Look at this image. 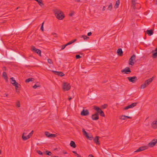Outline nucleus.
Returning a JSON list of instances; mask_svg holds the SVG:
<instances>
[{
    "label": "nucleus",
    "instance_id": "a18cd8bd",
    "mask_svg": "<svg viewBox=\"0 0 157 157\" xmlns=\"http://www.w3.org/2000/svg\"><path fill=\"white\" fill-rule=\"evenodd\" d=\"M81 57H82L80 56L79 55H76L75 56V58L77 59H79Z\"/></svg>",
    "mask_w": 157,
    "mask_h": 157
},
{
    "label": "nucleus",
    "instance_id": "c03bdc74",
    "mask_svg": "<svg viewBox=\"0 0 157 157\" xmlns=\"http://www.w3.org/2000/svg\"><path fill=\"white\" fill-rule=\"evenodd\" d=\"M67 46V45L66 44H64V45H62L61 46V50L64 49Z\"/></svg>",
    "mask_w": 157,
    "mask_h": 157
},
{
    "label": "nucleus",
    "instance_id": "a211bd4d",
    "mask_svg": "<svg viewBox=\"0 0 157 157\" xmlns=\"http://www.w3.org/2000/svg\"><path fill=\"white\" fill-rule=\"evenodd\" d=\"M151 53H153L152 57L153 59L156 58L157 57V48H156L155 50H152Z\"/></svg>",
    "mask_w": 157,
    "mask_h": 157
},
{
    "label": "nucleus",
    "instance_id": "9b49d317",
    "mask_svg": "<svg viewBox=\"0 0 157 157\" xmlns=\"http://www.w3.org/2000/svg\"><path fill=\"white\" fill-rule=\"evenodd\" d=\"M46 9V7L43 2L42 0H40V11L42 12L45 10Z\"/></svg>",
    "mask_w": 157,
    "mask_h": 157
},
{
    "label": "nucleus",
    "instance_id": "c85d7f7f",
    "mask_svg": "<svg viewBox=\"0 0 157 157\" xmlns=\"http://www.w3.org/2000/svg\"><path fill=\"white\" fill-rule=\"evenodd\" d=\"M11 80V83L13 85H15L17 82H16V81L14 79V78L11 77L10 78Z\"/></svg>",
    "mask_w": 157,
    "mask_h": 157
},
{
    "label": "nucleus",
    "instance_id": "680f3d73",
    "mask_svg": "<svg viewBox=\"0 0 157 157\" xmlns=\"http://www.w3.org/2000/svg\"><path fill=\"white\" fill-rule=\"evenodd\" d=\"M63 153L64 154H67V152H66V151H63Z\"/></svg>",
    "mask_w": 157,
    "mask_h": 157
},
{
    "label": "nucleus",
    "instance_id": "4468645a",
    "mask_svg": "<svg viewBox=\"0 0 157 157\" xmlns=\"http://www.w3.org/2000/svg\"><path fill=\"white\" fill-rule=\"evenodd\" d=\"M45 135L48 138H54L56 136L55 134H51L48 132H45L44 133Z\"/></svg>",
    "mask_w": 157,
    "mask_h": 157
},
{
    "label": "nucleus",
    "instance_id": "f03ea898",
    "mask_svg": "<svg viewBox=\"0 0 157 157\" xmlns=\"http://www.w3.org/2000/svg\"><path fill=\"white\" fill-rule=\"evenodd\" d=\"M9 54L14 57L16 59V61L18 63L25 64H27L28 63V62L27 61L25 60V59L22 58L20 56L17 54L15 52L11 51L9 52Z\"/></svg>",
    "mask_w": 157,
    "mask_h": 157
},
{
    "label": "nucleus",
    "instance_id": "37998d69",
    "mask_svg": "<svg viewBox=\"0 0 157 157\" xmlns=\"http://www.w3.org/2000/svg\"><path fill=\"white\" fill-rule=\"evenodd\" d=\"M39 87V85L35 84L34 86H33V89H35L37 87Z\"/></svg>",
    "mask_w": 157,
    "mask_h": 157
},
{
    "label": "nucleus",
    "instance_id": "79ce46f5",
    "mask_svg": "<svg viewBox=\"0 0 157 157\" xmlns=\"http://www.w3.org/2000/svg\"><path fill=\"white\" fill-rule=\"evenodd\" d=\"M137 111V110H135V111H134V112H133L130 113L129 114V116H130L131 115H134V114H135L136 112Z\"/></svg>",
    "mask_w": 157,
    "mask_h": 157
},
{
    "label": "nucleus",
    "instance_id": "7c9ffc66",
    "mask_svg": "<svg viewBox=\"0 0 157 157\" xmlns=\"http://www.w3.org/2000/svg\"><path fill=\"white\" fill-rule=\"evenodd\" d=\"M34 79L33 78H28L26 79L25 80V82H33L34 81Z\"/></svg>",
    "mask_w": 157,
    "mask_h": 157
},
{
    "label": "nucleus",
    "instance_id": "f3484780",
    "mask_svg": "<svg viewBox=\"0 0 157 157\" xmlns=\"http://www.w3.org/2000/svg\"><path fill=\"white\" fill-rule=\"evenodd\" d=\"M148 147L146 146H144L140 147L137 150L135 151L134 152H138L143 151L147 149Z\"/></svg>",
    "mask_w": 157,
    "mask_h": 157
},
{
    "label": "nucleus",
    "instance_id": "aec40b11",
    "mask_svg": "<svg viewBox=\"0 0 157 157\" xmlns=\"http://www.w3.org/2000/svg\"><path fill=\"white\" fill-rule=\"evenodd\" d=\"M31 50L33 52L37 53L39 55V49H37L34 46H33L31 47Z\"/></svg>",
    "mask_w": 157,
    "mask_h": 157
},
{
    "label": "nucleus",
    "instance_id": "a878e982",
    "mask_svg": "<svg viewBox=\"0 0 157 157\" xmlns=\"http://www.w3.org/2000/svg\"><path fill=\"white\" fill-rule=\"evenodd\" d=\"M152 127L154 128H157V121H153L152 124Z\"/></svg>",
    "mask_w": 157,
    "mask_h": 157
},
{
    "label": "nucleus",
    "instance_id": "5fc2aeb1",
    "mask_svg": "<svg viewBox=\"0 0 157 157\" xmlns=\"http://www.w3.org/2000/svg\"><path fill=\"white\" fill-rule=\"evenodd\" d=\"M92 33H91V32H90L87 33V35L88 36H90L92 35Z\"/></svg>",
    "mask_w": 157,
    "mask_h": 157
},
{
    "label": "nucleus",
    "instance_id": "e2e57ef3",
    "mask_svg": "<svg viewBox=\"0 0 157 157\" xmlns=\"http://www.w3.org/2000/svg\"><path fill=\"white\" fill-rule=\"evenodd\" d=\"M72 152L74 153L75 154H76V155H77V154H78L77 153V152L75 151H73Z\"/></svg>",
    "mask_w": 157,
    "mask_h": 157
},
{
    "label": "nucleus",
    "instance_id": "6e6d98bb",
    "mask_svg": "<svg viewBox=\"0 0 157 157\" xmlns=\"http://www.w3.org/2000/svg\"><path fill=\"white\" fill-rule=\"evenodd\" d=\"M125 118H126V119H131L132 118V117H129V116H125Z\"/></svg>",
    "mask_w": 157,
    "mask_h": 157
},
{
    "label": "nucleus",
    "instance_id": "864d4df0",
    "mask_svg": "<svg viewBox=\"0 0 157 157\" xmlns=\"http://www.w3.org/2000/svg\"><path fill=\"white\" fill-rule=\"evenodd\" d=\"M136 3H132V6L133 7L134 9L135 8Z\"/></svg>",
    "mask_w": 157,
    "mask_h": 157
},
{
    "label": "nucleus",
    "instance_id": "cd10ccee",
    "mask_svg": "<svg viewBox=\"0 0 157 157\" xmlns=\"http://www.w3.org/2000/svg\"><path fill=\"white\" fill-rule=\"evenodd\" d=\"M70 145L73 148H75L76 147V145L74 141H71L70 143Z\"/></svg>",
    "mask_w": 157,
    "mask_h": 157
},
{
    "label": "nucleus",
    "instance_id": "09e8293b",
    "mask_svg": "<svg viewBox=\"0 0 157 157\" xmlns=\"http://www.w3.org/2000/svg\"><path fill=\"white\" fill-rule=\"evenodd\" d=\"M52 35H53L54 36V37H57V35L56 33H52Z\"/></svg>",
    "mask_w": 157,
    "mask_h": 157
},
{
    "label": "nucleus",
    "instance_id": "052dcab7",
    "mask_svg": "<svg viewBox=\"0 0 157 157\" xmlns=\"http://www.w3.org/2000/svg\"><path fill=\"white\" fill-rule=\"evenodd\" d=\"M2 59L3 60H6L7 61H10V60L9 59H6V58H3Z\"/></svg>",
    "mask_w": 157,
    "mask_h": 157
},
{
    "label": "nucleus",
    "instance_id": "b1692460",
    "mask_svg": "<svg viewBox=\"0 0 157 157\" xmlns=\"http://www.w3.org/2000/svg\"><path fill=\"white\" fill-rule=\"evenodd\" d=\"M29 24V23H28L26 24V25H23L22 27L19 28V29H15L14 31H16V32H18L20 30H23Z\"/></svg>",
    "mask_w": 157,
    "mask_h": 157
},
{
    "label": "nucleus",
    "instance_id": "ddd939ff",
    "mask_svg": "<svg viewBox=\"0 0 157 157\" xmlns=\"http://www.w3.org/2000/svg\"><path fill=\"white\" fill-rule=\"evenodd\" d=\"M138 104V102H136L132 103L131 104L129 105L124 108V109L127 110L130 108H132Z\"/></svg>",
    "mask_w": 157,
    "mask_h": 157
},
{
    "label": "nucleus",
    "instance_id": "c9c22d12",
    "mask_svg": "<svg viewBox=\"0 0 157 157\" xmlns=\"http://www.w3.org/2000/svg\"><path fill=\"white\" fill-rule=\"evenodd\" d=\"M125 115H122L120 117V119L122 120H126Z\"/></svg>",
    "mask_w": 157,
    "mask_h": 157
},
{
    "label": "nucleus",
    "instance_id": "58836bf2",
    "mask_svg": "<svg viewBox=\"0 0 157 157\" xmlns=\"http://www.w3.org/2000/svg\"><path fill=\"white\" fill-rule=\"evenodd\" d=\"M45 105V102H40V106L41 105V107H43Z\"/></svg>",
    "mask_w": 157,
    "mask_h": 157
},
{
    "label": "nucleus",
    "instance_id": "69168bd1",
    "mask_svg": "<svg viewBox=\"0 0 157 157\" xmlns=\"http://www.w3.org/2000/svg\"><path fill=\"white\" fill-rule=\"evenodd\" d=\"M44 154V153H43L42 152L40 151V155H43Z\"/></svg>",
    "mask_w": 157,
    "mask_h": 157
},
{
    "label": "nucleus",
    "instance_id": "412c9836",
    "mask_svg": "<svg viewBox=\"0 0 157 157\" xmlns=\"http://www.w3.org/2000/svg\"><path fill=\"white\" fill-rule=\"evenodd\" d=\"M15 87V89L17 93H19L20 90V88L21 86L20 84H19L18 83H17L15 85H13Z\"/></svg>",
    "mask_w": 157,
    "mask_h": 157
},
{
    "label": "nucleus",
    "instance_id": "f8f14e48",
    "mask_svg": "<svg viewBox=\"0 0 157 157\" xmlns=\"http://www.w3.org/2000/svg\"><path fill=\"white\" fill-rule=\"evenodd\" d=\"M121 72L124 74H129L131 72V71L129 67H127L122 70L121 71Z\"/></svg>",
    "mask_w": 157,
    "mask_h": 157
},
{
    "label": "nucleus",
    "instance_id": "e433bc0d",
    "mask_svg": "<svg viewBox=\"0 0 157 157\" xmlns=\"http://www.w3.org/2000/svg\"><path fill=\"white\" fill-rule=\"evenodd\" d=\"M44 21L42 23V24L41 27H40V30L43 32L44 31Z\"/></svg>",
    "mask_w": 157,
    "mask_h": 157
},
{
    "label": "nucleus",
    "instance_id": "3c124183",
    "mask_svg": "<svg viewBox=\"0 0 157 157\" xmlns=\"http://www.w3.org/2000/svg\"><path fill=\"white\" fill-rule=\"evenodd\" d=\"M11 31H12V30H9L8 31H6L5 32L3 33H4L5 34L8 33H9L11 32Z\"/></svg>",
    "mask_w": 157,
    "mask_h": 157
},
{
    "label": "nucleus",
    "instance_id": "1a4fd4ad",
    "mask_svg": "<svg viewBox=\"0 0 157 157\" xmlns=\"http://www.w3.org/2000/svg\"><path fill=\"white\" fill-rule=\"evenodd\" d=\"M127 78L130 82L133 83L135 82L138 80L137 77L136 76L129 77H127Z\"/></svg>",
    "mask_w": 157,
    "mask_h": 157
},
{
    "label": "nucleus",
    "instance_id": "39448f33",
    "mask_svg": "<svg viewBox=\"0 0 157 157\" xmlns=\"http://www.w3.org/2000/svg\"><path fill=\"white\" fill-rule=\"evenodd\" d=\"M33 131H32L28 135L25 136V132H24L23 133L22 136V138L23 140H25L29 138L33 135Z\"/></svg>",
    "mask_w": 157,
    "mask_h": 157
},
{
    "label": "nucleus",
    "instance_id": "774afa93",
    "mask_svg": "<svg viewBox=\"0 0 157 157\" xmlns=\"http://www.w3.org/2000/svg\"><path fill=\"white\" fill-rule=\"evenodd\" d=\"M76 156L78 157H81V156L80 155H79L78 154H77Z\"/></svg>",
    "mask_w": 157,
    "mask_h": 157
},
{
    "label": "nucleus",
    "instance_id": "13d9d810",
    "mask_svg": "<svg viewBox=\"0 0 157 157\" xmlns=\"http://www.w3.org/2000/svg\"><path fill=\"white\" fill-rule=\"evenodd\" d=\"M136 0H132V3H136Z\"/></svg>",
    "mask_w": 157,
    "mask_h": 157
},
{
    "label": "nucleus",
    "instance_id": "423d86ee",
    "mask_svg": "<svg viewBox=\"0 0 157 157\" xmlns=\"http://www.w3.org/2000/svg\"><path fill=\"white\" fill-rule=\"evenodd\" d=\"M63 89L64 90H68L71 88L70 84L67 82H64L63 85Z\"/></svg>",
    "mask_w": 157,
    "mask_h": 157
},
{
    "label": "nucleus",
    "instance_id": "dca6fc26",
    "mask_svg": "<svg viewBox=\"0 0 157 157\" xmlns=\"http://www.w3.org/2000/svg\"><path fill=\"white\" fill-rule=\"evenodd\" d=\"M52 72L55 75L61 77H62L65 75L64 74L63 72L61 71H56L52 70Z\"/></svg>",
    "mask_w": 157,
    "mask_h": 157
},
{
    "label": "nucleus",
    "instance_id": "72a5a7b5",
    "mask_svg": "<svg viewBox=\"0 0 157 157\" xmlns=\"http://www.w3.org/2000/svg\"><path fill=\"white\" fill-rule=\"evenodd\" d=\"M98 113L101 116L103 117H105V115L103 111L101 110Z\"/></svg>",
    "mask_w": 157,
    "mask_h": 157
},
{
    "label": "nucleus",
    "instance_id": "603ef678",
    "mask_svg": "<svg viewBox=\"0 0 157 157\" xmlns=\"http://www.w3.org/2000/svg\"><path fill=\"white\" fill-rule=\"evenodd\" d=\"M87 36L86 35H82V37L84 40H86V38H87Z\"/></svg>",
    "mask_w": 157,
    "mask_h": 157
},
{
    "label": "nucleus",
    "instance_id": "0eeeda50",
    "mask_svg": "<svg viewBox=\"0 0 157 157\" xmlns=\"http://www.w3.org/2000/svg\"><path fill=\"white\" fill-rule=\"evenodd\" d=\"M82 132H83V135L87 138V139L90 140H92L93 139V137L91 136H89L88 133L85 130L84 128L82 129Z\"/></svg>",
    "mask_w": 157,
    "mask_h": 157
},
{
    "label": "nucleus",
    "instance_id": "f257e3e1",
    "mask_svg": "<svg viewBox=\"0 0 157 157\" xmlns=\"http://www.w3.org/2000/svg\"><path fill=\"white\" fill-rule=\"evenodd\" d=\"M95 44H91L88 42H84L79 43H76L75 46L68 50V51H73L75 50H78L82 48H89L94 46Z\"/></svg>",
    "mask_w": 157,
    "mask_h": 157
},
{
    "label": "nucleus",
    "instance_id": "4c0bfd02",
    "mask_svg": "<svg viewBox=\"0 0 157 157\" xmlns=\"http://www.w3.org/2000/svg\"><path fill=\"white\" fill-rule=\"evenodd\" d=\"M112 9V3L110 4L109 7L108 9L110 10H111Z\"/></svg>",
    "mask_w": 157,
    "mask_h": 157
},
{
    "label": "nucleus",
    "instance_id": "4d7b16f0",
    "mask_svg": "<svg viewBox=\"0 0 157 157\" xmlns=\"http://www.w3.org/2000/svg\"><path fill=\"white\" fill-rule=\"evenodd\" d=\"M76 39H74L73 40H71V41H72V42L73 43H74L75 42H76L77 41Z\"/></svg>",
    "mask_w": 157,
    "mask_h": 157
},
{
    "label": "nucleus",
    "instance_id": "20e7f679",
    "mask_svg": "<svg viewBox=\"0 0 157 157\" xmlns=\"http://www.w3.org/2000/svg\"><path fill=\"white\" fill-rule=\"evenodd\" d=\"M153 79L154 77H153L151 78L146 80L144 83L141 85L140 88L143 89L145 88L148 85H149Z\"/></svg>",
    "mask_w": 157,
    "mask_h": 157
},
{
    "label": "nucleus",
    "instance_id": "ea45409f",
    "mask_svg": "<svg viewBox=\"0 0 157 157\" xmlns=\"http://www.w3.org/2000/svg\"><path fill=\"white\" fill-rule=\"evenodd\" d=\"M27 153L28 154V157H31V151L30 150L29 151H27Z\"/></svg>",
    "mask_w": 157,
    "mask_h": 157
},
{
    "label": "nucleus",
    "instance_id": "bb28decb",
    "mask_svg": "<svg viewBox=\"0 0 157 157\" xmlns=\"http://www.w3.org/2000/svg\"><path fill=\"white\" fill-rule=\"evenodd\" d=\"M44 154L49 156H51L52 154L51 151H46L44 152Z\"/></svg>",
    "mask_w": 157,
    "mask_h": 157
},
{
    "label": "nucleus",
    "instance_id": "8fccbe9b",
    "mask_svg": "<svg viewBox=\"0 0 157 157\" xmlns=\"http://www.w3.org/2000/svg\"><path fill=\"white\" fill-rule=\"evenodd\" d=\"M96 96V95L95 94H93L91 95V97L92 98H95Z\"/></svg>",
    "mask_w": 157,
    "mask_h": 157
},
{
    "label": "nucleus",
    "instance_id": "4be33fe9",
    "mask_svg": "<svg viewBox=\"0 0 157 157\" xmlns=\"http://www.w3.org/2000/svg\"><path fill=\"white\" fill-rule=\"evenodd\" d=\"M99 136H96L93 139L94 142L96 144L98 145H100V144L99 141Z\"/></svg>",
    "mask_w": 157,
    "mask_h": 157
},
{
    "label": "nucleus",
    "instance_id": "393cba45",
    "mask_svg": "<svg viewBox=\"0 0 157 157\" xmlns=\"http://www.w3.org/2000/svg\"><path fill=\"white\" fill-rule=\"evenodd\" d=\"M146 33L149 36H151L153 33V30L151 29L147 30L146 31Z\"/></svg>",
    "mask_w": 157,
    "mask_h": 157
},
{
    "label": "nucleus",
    "instance_id": "338daca9",
    "mask_svg": "<svg viewBox=\"0 0 157 157\" xmlns=\"http://www.w3.org/2000/svg\"><path fill=\"white\" fill-rule=\"evenodd\" d=\"M105 6H104L103 8V9H102L103 11H104L105 10Z\"/></svg>",
    "mask_w": 157,
    "mask_h": 157
},
{
    "label": "nucleus",
    "instance_id": "0e129e2a",
    "mask_svg": "<svg viewBox=\"0 0 157 157\" xmlns=\"http://www.w3.org/2000/svg\"><path fill=\"white\" fill-rule=\"evenodd\" d=\"M75 1L77 2H80V0H75Z\"/></svg>",
    "mask_w": 157,
    "mask_h": 157
},
{
    "label": "nucleus",
    "instance_id": "5701e85b",
    "mask_svg": "<svg viewBox=\"0 0 157 157\" xmlns=\"http://www.w3.org/2000/svg\"><path fill=\"white\" fill-rule=\"evenodd\" d=\"M117 53L118 56H122L123 55V52L121 48H119L117 51Z\"/></svg>",
    "mask_w": 157,
    "mask_h": 157
},
{
    "label": "nucleus",
    "instance_id": "c756f323",
    "mask_svg": "<svg viewBox=\"0 0 157 157\" xmlns=\"http://www.w3.org/2000/svg\"><path fill=\"white\" fill-rule=\"evenodd\" d=\"M2 77L4 78L6 80V81H8V77L6 73V72H3L2 73Z\"/></svg>",
    "mask_w": 157,
    "mask_h": 157
},
{
    "label": "nucleus",
    "instance_id": "2f4dec72",
    "mask_svg": "<svg viewBox=\"0 0 157 157\" xmlns=\"http://www.w3.org/2000/svg\"><path fill=\"white\" fill-rule=\"evenodd\" d=\"M94 109L97 112V113H98L101 110L100 108L95 106H94Z\"/></svg>",
    "mask_w": 157,
    "mask_h": 157
},
{
    "label": "nucleus",
    "instance_id": "473e14b6",
    "mask_svg": "<svg viewBox=\"0 0 157 157\" xmlns=\"http://www.w3.org/2000/svg\"><path fill=\"white\" fill-rule=\"evenodd\" d=\"M120 4V1L119 0H117L116 2L115 5L114 6V7L115 9L118 8L119 5Z\"/></svg>",
    "mask_w": 157,
    "mask_h": 157
},
{
    "label": "nucleus",
    "instance_id": "de8ad7c7",
    "mask_svg": "<svg viewBox=\"0 0 157 157\" xmlns=\"http://www.w3.org/2000/svg\"><path fill=\"white\" fill-rule=\"evenodd\" d=\"M73 43L72 42V41L71 40V41H70V42H68V43H67V44H66L67 46H68V45L71 44Z\"/></svg>",
    "mask_w": 157,
    "mask_h": 157
},
{
    "label": "nucleus",
    "instance_id": "49530a36",
    "mask_svg": "<svg viewBox=\"0 0 157 157\" xmlns=\"http://www.w3.org/2000/svg\"><path fill=\"white\" fill-rule=\"evenodd\" d=\"M16 106L17 107H19L20 106V104L19 101H18L16 103Z\"/></svg>",
    "mask_w": 157,
    "mask_h": 157
},
{
    "label": "nucleus",
    "instance_id": "2eb2a0df",
    "mask_svg": "<svg viewBox=\"0 0 157 157\" xmlns=\"http://www.w3.org/2000/svg\"><path fill=\"white\" fill-rule=\"evenodd\" d=\"M91 118L93 120L97 121L99 119L98 113H95L92 114L91 116Z\"/></svg>",
    "mask_w": 157,
    "mask_h": 157
},
{
    "label": "nucleus",
    "instance_id": "9d476101",
    "mask_svg": "<svg viewBox=\"0 0 157 157\" xmlns=\"http://www.w3.org/2000/svg\"><path fill=\"white\" fill-rule=\"evenodd\" d=\"M156 143H157V139H154L148 143V145L150 147H153Z\"/></svg>",
    "mask_w": 157,
    "mask_h": 157
},
{
    "label": "nucleus",
    "instance_id": "7ed1b4c3",
    "mask_svg": "<svg viewBox=\"0 0 157 157\" xmlns=\"http://www.w3.org/2000/svg\"><path fill=\"white\" fill-rule=\"evenodd\" d=\"M55 16L56 18L59 20H62L65 17L63 12L58 9H55L53 10Z\"/></svg>",
    "mask_w": 157,
    "mask_h": 157
},
{
    "label": "nucleus",
    "instance_id": "6e6552de",
    "mask_svg": "<svg viewBox=\"0 0 157 157\" xmlns=\"http://www.w3.org/2000/svg\"><path fill=\"white\" fill-rule=\"evenodd\" d=\"M136 59V56L134 54L131 56L129 60L128 63L129 65L132 66L134 64L133 61H135Z\"/></svg>",
    "mask_w": 157,
    "mask_h": 157
},
{
    "label": "nucleus",
    "instance_id": "bf43d9fd",
    "mask_svg": "<svg viewBox=\"0 0 157 157\" xmlns=\"http://www.w3.org/2000/svg\"><path fill=\"white\" fill-rule=\"evenodd\" d=\"M88 157H94L92 155L90 154L89 155Z\"/></svg>",
    "mask_w": 157,
    "mask_h": 157
},
{
    "label": "nucleus",
    "instance_id": "6ab92c4d",
    "mask_svg": "<svg viewBox=\"0 0 157 157\" xmlns=\"http://www.w3.org/2000/svg\"><path fill=\"white\" fill-rule=\"evenodd\" d=\"M89 112L87 109L85 110L83 109L81 113V115L83 116H86L89 114Z\"/></svg>",
    "mask_w": 157,
    "mask_h": 157
},
{
    "label": "nucleus",
    "instance_id": "f704fd0d",
    "mask_svg": "<svg viewBox=\"0 0 157 157\" xmlns=\"http://www.w3.org/2000/svg\"><path fill=\"white\" fill-rule=\"evenodd\" d=\"M108 106V105L107 104H104L103 105H102L101 108L102 109H106Z\"/></svg>",
    "mask_w": 157,
    "mask_h": 157
},
{
    "label": "nucleus",
    "instance_id": "a19ab883",
    "mask_svg": "<svg viewBox=\"0 0 157 157\" xmlns=\"http://www.w3.org/2000/svg\"><path fill=\"white\" fill-rule=\"evenodd\" d=\"M48 63L49 64H52L53 62L52 59H48Z\"/></svg>",
    "mask_w": 157,
    "mask_h": 157
}]
</instances>
